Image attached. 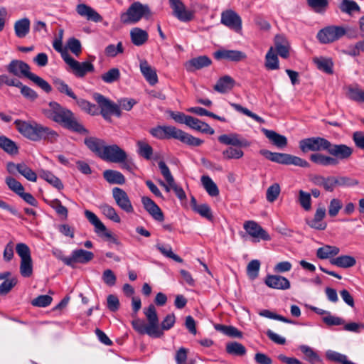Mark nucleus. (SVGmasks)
I'll return each instance as SVG.
<instances>
[{
  "mask_svg": "<svg viewBox=\"0 0 364 364\" xmlns=\"http://www.w3.org/2000/svg\"><path fill=\"white\" fill-rule=\"evenodd\" d=\"M44 114L47 118L73 132L80 134H89V131L77 121L71 110L56 102L49 103V108L44 110Z\"/></svg>",
  "mask_w": 364,
  "mask_h": 364,
  "instance_id": "obj_1",
  "label": "nucleus"
},
{
  "mask_svg": "<svg viewBox=\"0 0 364 364\" xmlns=\"http://www.w3.org/2000/svg\"><path fill=\"white\" fill-rule=\"evenodd\" d=\"M14 124L21 135L33 141H43L53 144L58 141L59 137L56 131L36 121L27 122L16 119Z\"/></svg>",
  "mask_w": 364,
  "mask_h": 364,
  "instance_id": "obj_2",
  "label": "nucleus"
},
{
  "mask_svg": "<svg viewBox=\"0 0 364 364\" xmlns=\"http://www.w3.org/2000/svg\"><path fill=\"white\" fill-rule=\"evenodd\" d=\"M326 151L328 153V156L321 153L312 154L309 157L311 161L323 166H336L339 164L340 161L350 159L353 150L346 144H332L328 141Z\"/></svg>",
  "mask_w": 364,
  "mask_h": 364,
  "instance_id": "obj_3",
  "label": "nucleus"
},
{
  "mask_svg": "<svg viewBox=\"0 0 364 364\" xmlns=\"http://www.w3.org/2000/svg\"><path fill=\"white\" fill-rule=\"evenodd\" d=\"M144 314L148 321V324L141 318H136L132 321L133 328L139 334H146L152 338H161L164 332L160 328L159 317L156 307L150 304L147 308L144 309Z\"/></svg>",
  "mask_w": 364,
  "mask_h": 364,
  "instance_id": "obj_4",
  "label": "nucleus"
},
{
  "mask_svg": "<svg viewBox=\"0 0 364 364\" xmlns=\"http://www.w3.org/2000/svg\"><path fill=\"white\" fill-rule=\"evenodd\" d=\"M149 133L159 139H176L192 146H199L203 141L173 126H157L150 129Z\"/></svg>",
  "mask_w": 364,
  "mask_h": 364,
  "instance_id": "obj_5",
  "label": "nucleus"
},
{
  "mask_svg": "<svg viewBox=\"0 0 364 364\" xmlns=\"http://www.w3.org/2000/svg\"><path fill=\"white\" fill-rule=\"evenodd\" d=\"M30 69L31 68L28 64L20 60H12L6 65V70L9 73L18 77H26L33 81L46 92L49 93L52 90V87L49 83L41 77L30 72Z\"/></svg>",
  "mask_w": 364,
  "mask_h": 364,
  "instance_id": "obj_6",
  "label": "nucleus"
},
{
  "mask_svg": "<svg viewBox=\"0 0 364 364\" xmlns=\"http://www.w3.org/2000/svg\"><path fill=\"white\" fill-rule=\"evenodd\" d=\"M151 15V12L148 5L136 1L132 4L126 12L122 14L120 20L124 24H134L143 17L148 18Z\"/></svg>",
  "mask_w": 364,
  "mask_h": 364,
  "instance_id": "obj_7",
  "label": "nucleus"
},
{
  "mask_svg": "<svg viewBox=\"0 0 364 364\" xmlns=\"http://www.w3.org/2000/svg\"><path fill=\"white\" fill-rule=\"evenodd\" d=\"M93 99L98 104V108H100V110L99 109V114H102L105 120L109 121L112 114H114L118 117L121 116V110L119 105L114 103L102 94L95 93L93 95Z\"/></svg>",
  "mask_w": 364,
  "mask_h": 364,
  "instance_id": "obj_8",
  "label": "nucleus"
},
{
  "mask_svg": "<svg viewBox=\"0 0 364 364\" xmlns=\"http://www.w3.org/2000/svg\"><path fill=\"white\" fill-rule=\"evenodd\" d=\"M16 251L21 257L20 273L23 277H30L33 274V262L31 256V250L25 243H18Z\"/></svg>",
  "mask_w": 364,
  "mask_h": 364,
  "instance_id": "obj_9",
  "label": "nucleus"
},
{
  "mask_svg": "<svg viewBox=\"0 0 364 364\" xmlns=\"http://www.w3.org/2000/svg\"><path fill=\"white\" fill-rule=\"evenodd\" d=\"M346 33V30L343 26H330L321 29L317 33V38L321 43H330L334 42Z\"/></svg>",
  "mask_w": 364,
  "mask_h": 364,
  "instance_id": "obj_10",
  "label": "nucleus"
},
{
  "mask_svg": "<svg viewBox=\"0 0 364 364\" xmlns=\"http://www.w3.org/2000/svg\"><path fill=\"white\" fill-rule=\"evenodd\" d=\"M328 140L325 138L316 136L304 139L299 141V148L304 153L309 151L319 153L321 151H326Z\"/></svg>",
  "mask_w": 364,
  "mask_h": 364,
  "instance_id": "obj_11",
  "label": "nucleus"
},
{
  "mask_svg": "<svg viewBox=\"0 0 364 364\" xmlns=\"http://www.w3.org/2000/svg\"><path fill=\"white\" fill-rule=\"evenodd\" d=\"M100 159L112 163H120L127 159V154L117 144L105 145Z\"/></svg>",
  "mask_w": 364,
  "mask_h": 364,
  "instance_id": "obj_12",
  "label": "nucleus"
},
{
  "mask_svg": "<svg viewBox=\"0 0 364 364\" xmlns=\"http://www.w3.org/2000/svg\"><path fill=\"white\" fill-rule=\"evenodd\" d=\"M63 59L70 66L75 75L78 77H83L87 73H92L95 70L94 65L91 63H80L69 54H64Z\"/></svg>",
  "mask_w": 364,
  "mask_h": 364,
  "instance_id": "obj_13",
  "label": "nucleus"
},
{
  "mask_svg": "<svg viewBox=\"0 0 364 364\" xmlns=\"http://www.w3.org/2000/svg\"><path fill=\"white\" fill-rule=\"evenodd\" d=\"M220 21L221 23L235 32L239 33L242 30L241 17L231 9L225 10L222 12Z\"/></svg>",
  "mask_w": 364,
  "mask_h": 364,
  "instance_id": "obj_14",
  "label": "nucleus"
},
{
  "mask_svg": "<svg viewBox=\"0 0 364 364\" xmlns=\"http://www.w3.org/2000/svg\"><path fill=\"white\" fill-rule=\"evenodd\" d=\"M170 6L173 10V14L179 21L188 22L194 17V13L186 9L185 4L181 0H169Z\"/></svg>",
  "mask_w": 364,
  "mask_h": 364,
  "instance_id": "obj_15",
  "label": "nucleus"
},
{
  "mask_svg": "<svg viewBox=\"0 0 364 364\" xmlns=\"http://www.w3.org/2000/svg\"><path fill=\"white\" fill-rule=\"evenodd\" d=\"M161 173L164 176V179L174 191L176 195L180 200H184L186 198V193L182 188L178 186L175 183L174 178L169 170V168L164 161H160L158 164Z\"/></svg>",
  "mask_w": 364,
  "mask_h": 364,
  "instance_id": "obj_16",
  "label": "nucleus"
},
{
  "mask_svg": "<svg viewBox=\"0 0 364 364\" xmlns=\"http://www.w3.org/2000/svg\"><path fill=\"white\" fill-rule=\"evenodd\" d=\"M85 216L88 221L95 226V231L97 234L103 233L104 236L108 239H110L112 242L118 245L119 242L118 240L112 237L110 232L107 230L105 225L101 222L98 217L92 211L86 210H85Z\"/></svg>",
  "mask_w": 364,
  "mask_h": 364,
  "instance_id": "obj_17",
  "label": "nucleus"
},
{
  "mask_svg": "<svg viewBox=\"0 0 364 364\" xmlns=\"http://www.w3.org/2000/svg\"><path fill=\"white\" fill-rule=\"evenodd\" d=\"M112 196L117 205L127 213L134 212V208L129 198L127 193L119 187H114L112 189Z\"/></svg>",
  "mask_w": 364,
  "mask_h": 364,
  "instance_id": "obj_18",
  "label": "nucleus"
},
{
  "mask_svg": "<svg viewBox=\"0 0 364 364\" xmlns=\"http://www.w3.org/2000/svg\"><path fill=\"white\" fill-rule=\"evenodd\" d=\"M218 141L223 144L231 146L248 147L250 146V142L248 140L237 133L222 134L218 136Z\"/></svg>",
  "mask_w": 364,
  "mask_h": 364,
  "instance_id": "obj_19",
  "label": "nucleus"
},
{
  "mask_svg": "<svg viewBox=\"0 0 364 364\" xmlns=\"http://www.w3.org/2000/svg\"><path fill=\"white\" fill-rule=\"evenodd\" d=\"M244 229L252 237L264 241L271 240L269 235L256 222L248 220L244 223Z\"/></svg>",
  "mask_w": 364,
  "mask_h": 364,
  "instance_id": "obj_20",
  "label": "nucleus"
},
{
  "mask_svg": "<svg viewBox=\"0 0 364 364\" xmlns=\"http://www.w3.org/2000/svg\"><path fill=\"white\" fill-rule=\"evenodd\" d=\"M94 258V254L92 252L83 249H77L72 252L70 256V264L69 267L74 268L75 264H87Z\"/></svg>",
  "mask_w": 364,
  "mask_h": 364,
  "instance_id": "obj_21",
  "label": "nucleus"
},
{
  "mask_svg": "<svg viewBox=\"0 0 364 364\" xmlns=\"http://www.w3.org/2000/svg\"><path fill=\"white\" fill-rule=\"evenodd\" d=\"M214 57L217 60L225 59L233 62H239L245 60L247 55L240 50L222 49L215 51Z\"/></svg>",
  "mask_w": 364,
  "mask_h": 364,
  "instance_id": "obj_22",
  "label": "nucleus"
},
{
  "mask_svg": "<svg viewBox=\"0 0 364 364\" xmlns=\"http://www.w3.org/2000/svg\"><path fill=\"white\" fill-rule=\"evenodd\" d=\"M76 12L78 15L86 18L87 21H91L95 23L101 22L102 21V16L93 8L85 4H77L76 6Z\"/></svg>",
  "mask_w": 364,
  "mask_h": 364,
  "instance_id": "obj_23",
  "label": "nucleus"
},
{
  "mask_svg": "<svg viewBox=\"0 0 364 364\" xmlns=\"http://www.w3.org/2000/svg\"><path fill=\"white\" fill-rule=\"evenodd\" d=\"M310 181L314 185L323 187L325 191L328 192H333L336 187V177L332 176L325 177L316 174L311 177Z\"/></svg>",
  "mask_w": 364,
  "mask_h": 364,
  "instance_id": "obj_24",
  "label": "nucleus"
},
{
  "mask_svg": "<svg viewBox=\"0 0 364 364\" xmlns=\"http://www.w3.org/2000/svg\"><path fill=\"white\" fill-rule=\"evenodd\" d=\"M141 203L145 210L151 215V217L159 222L164 220V216L161 208L150 198L144 196L141 198Z\"/></svg>",
  "mask_w": 364,
  "mask_h": 364,
  "instance_id": "obj_25",
  "label": "nucleus"
},
{
  "mask_svg": "<svg viewBox=\"0 0 364 364\" xmlns=\"http://www.w3.org/2000/svg\"><path fill=\"white\" fill-rule=\"evenodd\" d=\"M264 283L269 288L275 289L286 290L290 288L289 281L280 275L269 274L266 277Z\"/></svg>",
  "mask_w": 364,
  "mask_h": 364,
  "instance_id": "obj_26",
  "label": "nucleus"
},
{
  "mask_svg": "<svg viewBox=\"0 0 364 364\" xmlns=\"http://www.w3.org/2000/svg\"><path fill=\"white\" fill-rule=\"evenodd\" d=\"M212 60L206 55H200L193 58L185 64L186 69L188 72L192 73L197 70L208 67L211 65Z\"/></svg>",
  "mask_w": 364,
  "mask_h": 364,
  "instance_id": "obj_27",
  "label": "nucleus"
},
{
  "mask_svg": "<svg viewBox=\"0 0 364 364\" xmlns=\"http://www.w3.org/2000/svg\"><path fill=\"white\" fill-rule=\"evenodd\" d=\"M139 68L143 76L151 85H154L158 82V76L156 70L152 68L146 60L140 61Z\"/></svg>",
  "mask_w": 364,
  "mask_h": 364,
  "instance_id": "obj_28",
  "label": "nucleus"
},
{
  "mask_svg": "<svg viewBox=\"0 0 364 364\" xmlns=\"http://www.w3.org/2000/svg\"><path fill=\"white\" fill-rule=\"evenodd\" d=\"M261 131L270 142L275 146L282 149L287 145V139L285 136L279 134L273 130L262 128Z\"/></svg>",
  "mask_w": 364,
  "mask_h": 364,
  "instance_id": "obj_29",
  "label": "nucleus"
},
{
  "mask_svg": "<svg viewBox=\"0 0 364 364\" xmlns=\"http://www.w3.org/2000/svg\"><path fill=\"white\" fill-rule=\"evenodd\" d=\"M235 81L230 75H224L220 77L213 89L220 93H226L230 92L235 86Z\"/></svg>",
  "mask_w": 364,
  "mask_h": 364,
  "instance_id": "obj_30",
  "label": "nucleus"
},
{
  "mask_svg": "<svg viewBox=\"0 0 364 364\" xmlns=\"http://www.w3.org/2000/svg\"><path fill=\"white\" fill-rule=\"evenodd\" d=\"M326 215V208L323 207L318 208L312 220L308 221V225L316 230H323L326 228L327 224L322 222Z\"/></svg>",
  "mask_w": 364,
  "mask_h": 364,
  "instance_id": "obj_31",
  "label": "nucleus"
},
{
  "mask_svg": "<svg viewBox=\"0 0 364 364\" xmlns=\"http://www.w3.org/2000/svg\"><path fill=\"white\" fill-rule=\"evenodd\" d=\"M0 148L10 156L17 155L19 151L17 144L4 135L0 136Z\"/></svg>",
  "mask_w": 364,
  "mask_h": 364,
  "instance_id": "obj_32",
  "label": "nucleus"
},
{
  "mask_svg": "<svg viewBox=\"0 0 364 364\" xmlns=\"http://www.w3.org/2000/svg\"><path fill=\"white\" fill-rule=\"evenodd\" d=\"M130 38L134 46H141L148 41L149 34L146 31L135 27L130 31Z\"/></svg>",
  "mask_w": 364,
  "mask_h": 364,
  "instance_id": "obj_33",
  "label": "nucleus"
},
{
  "mask_svg": "<svg viewBox=\"0 0 364 364\" xmlns=\"http://www.w3.org/2000/svg\"><path fill=\"white\" fill-rule=\"evenodd\" d=\"M85 144L87 148L100 158L105 143L102 139L96 137H87L85 139Z\"/></svg>",
  "mask_w": 364,
  "mask_h": 364,
  "instance_id": "obj_34",
  "label": "nucleus"
},
{
  "mask_svg": "<svg viewBox=\"0 0 364 364\" xmlns=\"http://www.w3.org/2000/svg\"><path fill=\"white\" fill-rule=\"evenodd\" d=\"M30 20L28 18H23L16 21L14 23L16 36L19 38L26 37L30 31Z\"/></svg>",
  "mask_w": 364,
  "mask_h": 364,
  "instance_id": "obj_35",
  "label": "nucleus"
},
{
  "mask_svg": "<svg viewBox=\"0 0 364 364\" xmlns=\"http://www.w3.org/2000/svg\"><path fill=\"white\" fill-rule=\"evenodd\" d=\"M103 177L110 184L122 185L126 181L125 177L121 172L111 169L105 170L103 172Z\"/></svg>",
  "mask_w": 364,
  "mask_h": 364,
  "instance_id": "obj_36",
  "label": "nucleus"
},
{
  "mask_svg": "<svg viewBox=\"0 0 364 364\" xmlns=\"http://www.w3.org/2000/svg\"><path fill=\"white\" fill-rule=\"evenodd\" d=\"M274 45L277 53L283 58H287L289 55V46L286 38L277 35L274 38Z\"/></svg>",
  "mask_w": 364,
  "mask_h": 364,
  "instance_id": "obj_37",
  "label": "nucleus"
},
{
  "mask_svg": "<svg viewBox=\"0 0 364 364\" xmlns=\"http://www.w3.org/2000/svg\"><path fill=\"white\" fill-rule=\"evenodd\" d=\"M330 263L341 268H349L356 264L354 257L350 255H341L330 259Z\"/></svg>",
  "mask_w": 364,
  "mask_h": 364,
  "instance_id": "obj_38",
  "label": "nucleus"
},
{
  "mask_svg": "<svg viewBox=\"0 0 364 364\" xmlns=\"http://www.w3.org/2000/svg\"><path fill=\"white\" fill-rule=\"evenodd\" d=\"M340 249L336 246L324 245L316 251V257L321 259H332L339 254Z\"/></svg>",
  "mask_w": 364,
  "mask_h": 364,
  "instance_id": "obj_39",
  "label": "nucleus"
},
{
  "mask_svg": "<svg viewBox=\"0 0 364 364\" xmlns=\"http://www.w3.org/2000/svg\"><path fill=\"white\" fill-rule=\"evenodd\" d=\"M259 153L271 161L287 165L288 154L272 152L267 149H262Z\"/></svg>",
  "mask_w": 364,
  "mask_h": 364,
  "instance_id": "obj_40",
  "label": "nucleus"
},
{
  "mask_svg": "<svg viewBox=\"0 0 364 364\" xmlns=\"http://www.w3.org/2000/svg\"><path fill=\"white\" fill-rule=\"evenodd\" d=\"M53 83L55 89L59 92L65 95L73 100H77L76 95L73 92L68 85L66 84L63 80L55 77L53 80Z\"/></svg>",
  "mask_w": 364,
  "mask_h": 364,
  "instance_id": "obj_41",
  "label": "nucleus"
},
{
  "mask_svg": "<svg viewBox=\"0 0 364 364\" xmlns=\"http://www.w3.org/2000/svg\"><path fill=\"white\" fill-rule=\"evenodd\" d=\"M201 183L208 193L209 196L212 197H215L219 195V189L216 185V183L212 180V178L208 176H202Z\"/></svg>",
  "mask_w": 364,
  "mask_h": 364,
  "instance_id": "obj_42",
  "label": "nucleus"
},
{
  "mask_svg": "<svg viewBox=\"0 0 364 364\" xmlns=\"http://www.w3.org/2000/svg\"><path fill=\"white\" fill-rule=\"evenodd\" d=\"M299 350L304 354V359L311 364H316L321 361L320 356L311 347L301 345L299 346Z\"/></svg>",
  "mask_w": 364,
  "mask_h": 364,
  "instance_id": "obj_43",
  "label": "nucleus"
},
{
  "mask_svg": "<svg viewBox=\"0 0 364 364\" xmlns=\"http://www.w3.org/2000/svg\"><path fill=\"white\" fill-rule=\"evenodd\" d=\"M75 100L76 101L77 105L85 112L93 116L99 114V108L96 105L82 98L78 99L77 97V100Z\"/></svg>",
  "mask_w": 364,
  "mask_h": 364,
  "instance_id": "obj_44",
  "label": "nucleus"
},
{
  "mask_svg": "<svg viewBox=\"0 0 364 364\" xmlns=\"http://www.w3.org/2000/svg\"><path fill=\"white\" fill-rule=\"evenodd\" d=\"M40 177L59 191L64 187L61 181L49 171H42L40 173Z\"/></svg>",
  "mask_w": 364,
  "mask_h": 364,
  "instance_id": "obj_45",
  "label": "nucleus"
},
{
  "mask_svg": "<svg viewBox=\"0 0 364 364\" xmlns=\"http://www.w3.org/2000/svg\"><path fill=\"white\" fill-rule=\"evenodd\" d=\"M314 61L318 70L328 74L333 73V63L331 59L320 57L314 58Z\"/></svg>",
  "mask_w": 364,
  "mask_h": 364,
  "instance_id": "obj_46",
  "label": "nucleus"
},
{
  "mask_svg": "<svg viewBox=\"0 0 364 364\" xmlns=\"http://www.w3.org/2000/svg\"><path fill=\"white\" fill-rule=\"evenodd\" d=\"M137 153L146 160H149L153 154L152 147L146 141L139 140L136 141Z\"/></svg>",
  "mask_w": 364,
  "mask_h": 364,
  "instance_id": "obj_47",
  "label": "nucleus"
},
{
  "mask_svg": "<svg viewBox=\"0 0 364 364\" xmlns=\"http://www.w3.org/2000/svg\"><path fill=\"white\" fill-rule=\"evenodd\" d=\"M215 328L218 331L222 332L225 335L232 338H242V332L232 326L217 324L215 326Z\"/></svg>",
  "mask_w": 364,
  "mask_h": 364,
  "instance_id": "obj_48",
  "label": "nucleus"
},
{
  "mask_svg": "<svg viewBox=\"0 0 364 364\" xmlns=\"http://www.w3.org/2000/svg\"><path fill=\"white\" fill-rule=\"evenodd\" d=\"M265 67L267 70H277L279 68L277 55L272 47L269 48L265 57Z\"/></svg>",
  "mask_w": 364,
  "mask_h": 364,
  "instance_id": "obj_49",
  "label": "nucleus"
},
{
  "mask_svg": "<svg viewBox=\"0 0 364 364\" xmlns=\"http://www.w3.org/2000/svg\"><path fill=\"white\" fill-rule=\"evenodd\" d=\"M237 146H229L223 151L222 155L224 159H239L244 156V152Z\"/></svg>",
  "mask_w": 364,
  "mask_h": 364,
  "instance_id": "obj_50",
  "label": "nucleus"
},
{
  "mask_svg": "<svg viewBox=\"0 0 364 364\" xmlns=\"http://www.w3.org/2000/svg\"><path fill=\"white\" fill-rule=\"evenodd\" d=\"M226 351L230 355L242 356L246 353V348L242 344L234 341L227 343Z\"/></svg>",
  "mask_w": 364,
  "mask_h": 364,
  "instance_id": "obj_51",
  "label": "nucleus"
},
{
  "mask_svg": "<svg viewBox=\"0 0 364 364\" xmlns=\"http://www.w3.org/2000/svg\"><path fill=\"white\" fill-rule=\"evenodd\" d=\"M100 210H102V213L109 220L114 223H120V217L112 206L105 203L100 205Z\"/></svg>",
  "mask_w": 364,
  "mask_h": 364,
  "instance_id": "obj_52",
  "label": "nucleus"
},
{
  "mask_svg": "<svg viewBox=\"0 0 364 364\" xmlns=\"http://www.w3.org/2000/svg\"><path fill=\"white\" fill-rule=\"evenodd\" d=\"M18 172L30 181L36 182L37 180L36 173L24 163L18 164Z\"/></svg>",
  "mask_w": 364,
  "mask_h": 364,
  "instance_id": "obj_53",
  "label": "nucleus"
},
{
  "mask_svg": "<svg viewBox=\"0 0 364 364\" xmlns=\"http://www.w3.org/2000/svg\"><path fill=\"white\" fill-rule=\"evenodd\" d=\"M340 9L344 13L351 14L355 11H359L360 7L353 0H342L340 5Z\"/></svg>",
  "mask_w": 364,
  "mask_h": 364,
  "instance_id": "obj_54",
  "label": "nucleus"
},
{
  "mask_svg": "<svg viewBox=\"0 0 364 364\" xmlns=\"http://www.w3.org/2000/svg\"><path fill=\"white\" fill-rule=\"evenodd\" d=\"M119 78L120 72L117 68H112L101 75V79L106 83H113Z\"/></svg>",
  "mask_w": 364,
  "mask_h": 364,
  "instance_id": "obj_55",
  "label": "nucleus"
},
{
  "mask_svg": "<svg viewBox=\"0 0 364 364\" xmlns=\"http://www.w3.org/2000/svg\"><path fill=\"white\" fill-rule=\"evenodd\" d=\"M230 105L237 111L242 112V114H245L246 116H248L255 120L256 122L259 123H264V120L261 117L258 116L257 114L253 113L250 110H249L247 108L243 107L239 104L236 103H231Z\"/></svg>",
  "mask_w": 364,
  "mask_h": 364,
  "instance_id": "obj_56",
  "label": "nucleus"
},
{
  "mask_svg": "<svg viewBox=\"0 0 364 364\" xmlns=\"http://www.w3.org/2000/svg\"><path fill=\"white\" fill-rule=\"evenodd\" d=\"M156 247L165 257L171 258L177 262H183V259L179 256L173 252L172 248L169 245L164 246L158 245H156Z\"/></svg>",
  "mask_w": 364,
  "mask_h": 364,
  "instance_id": "obj_57",
  "label": "nucleus"
},
{
  "mask_svg": "<svg viewBox=\"0 0 364 364\" xmlns=\"http://www.w3.org/2000/svg\"><path fill=\"white\" fill-rule=\"evenodd\" d=\"M68 48L77 57H78L82 53V45L80 41L73 37L67 41Z\"/></svg>",
  "mask_w": 364,
  "mask_h": 364,
  "instance_id": "obj_58",
  "label": "nucleus"
},
{
  "mask_svg": "<svg viewBox=\"0 0 364 364\" xmlns=\"http://www.w3.org/2000/svg\"><path fill=\"white\" fill-rule=\"evenodd\" d=\"M299 202L305 210H309L311 208V194L300 190L299 191Z\"/></svg>",
  "mask_w": 364,
  "mask_h": 364,
  "instance_id": "obj_59",
  "label": "nucleus"
},
{
  "mask_svg": "<svg viewBox=\"0 0 364 364\" xmlns=\"http://www.w3.org/2000/svg\"><path fill=\"white\" fill-rule=\"evenodd\" d=\"M193 210L199 215H200L202 217L209 220H212L213 215L211 213L210 208L208 204H195V205L193 206Z\"/></svg>",
  "mask_w": 364,
  "mask_h": 364,
  "instance_id": "obj_60",
  "label": "nucleus"
},
{
  "mask_svg": "<svg viewBox=\"0 0 364 364\" xmlns=\"http://www.w3.org/2000/svg\"><path fill=\"white\" fill-rule=\"evenodd\" d=\"M348 97L358 102H364V90L358 87H349L348 91Z\"/></svg>",
  "mask_w": 364,
  "mask_h": 364,
  "instance_id": "obj_61",
  "label": "nucleus"
},
{
  "mask_svg": "<svg viewBox=\"0 0 364 364\" xmlns=\"http://www.w3.org/2000/svg\"><path fill=\"white\" fill-rule=\"evenodd\" d=\"M6 183L9 186V188L18 194V196L20 194L23 193V191H24V188L22 186V184L18 181L16 179H15L13 177H7L6 178Z\"/></svg>",
  "mask_w": 364,
  "mask_h": 364,
  "instance_id": "obj_62",
  "label": "nucleus"
},
{
  "mask_svg": "<svg viewBox=\"0 0 364 364\" xmlns=\"http://www.w3.org/2000/svg\"><path fill=\"white\" fill-rule=\"evenodd\" d=\"M260 267V262L257 259H253L249 262L247 267V273L251 279L257 277Z\"/></svg>",
  "mask_w": 364,
  "mask_h": 364,
  "instance_id": "obj_63",
  "label": "nucleus"
},
{
  "mask_svg": "<svg viewBox=\"0 0 364 364\" xmlns=\"http://www.w3.org/2000/svg\"><path fill=\"white\" fill-rule=\"evenodd\" d=\"M280 186L278 183H274L270 186L267 190V200L270 203L275 201L280 193Z\"/></svg>",
  "mask_w": 364,
  "mask_h": 364,
  "instance_id": "obj_64",
  "label": "nucleus"
}]
</instances>
